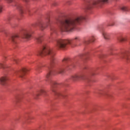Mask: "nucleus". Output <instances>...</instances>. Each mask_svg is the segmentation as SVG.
Wrapping results in <instances>:
<instances>
[{"mask_svg": "<svg viewBox=\"0 0 130 130\" xmlns=\"http://www.w3.org/2000/svg\"><path fill=\"white\" fill-rule=\"evenodd\" d=\"M7 81H8V78L7 77H2L0 79V83L2 85H5Z\"/></svg>", "mask_w": 130, "mask_h": 130, "instance_id": "nucleus-14", "label": "nucleus"}, {"mask_svg": "<svg viewBox=\"0 0 130 130\" xmlns=\"http://www.w3.org/2000/svg\"><path fill=\"white\" fill-rule=\"evenodd\" d=\"M33 31L31 28L24 29L23 31V35L21 36V38H22V39H25L26 40H30V38H31V35Z\"/></svg>", "mask_w": 130, "mask_h": 130, "instance_id": "nucleus-7", "label": "nucleus"}, {"mask_svg": "<svg viewBox=\"0 0 130 130\" xmlns=\"http://www.w3.org/2000/svg\"><path fill=\"white\" fill-rule=\"evenodd\" d=\"M2 12H3V6L0 2V13H2Z\"/></svg>", "mask_w": 130, "mask_h": 130, "instance_id": "nucleus-23", "label": "nucleus"}, {"mask_svg": "<svg viewBox=\"0 0 130 130\" xmlns=\"http://www.w3.org/2000/svg\"><path fill=\"white\" fill-rule=\"evenodd\" d=\"M84 69V70H86V69H87V68L85 67Z\"/></svg>", "mask_w": 130, "mask_h": 130, "instance_id": "nucleus-31", "label": "nucleus"}, {"mask_svg": "<svg viewBox=\"0 0 130 130\" xmlns=\"http://www.w3.org/2000/svg\"><path fill=\"white\" fill-rule=\"evenodd\" d=\"M23 2H25V3H28L29 2V0H22Z\"/></svg>", "mask_w": 130, "mask_h": 130, "instance_id": "nucleus-27", "label": "nucleus"}, {"mask_svg": "<svg viewBox=\"0 0 130 130\" xmlns=\"http://www.w3.org/2000/svg\"><path fill=\"white\" fill-rule=\"evenodd\" d=\"M94 41H95V38H94V37L92 36L89 39V40L85 41L84 42V43H85L86 44H89L90 42H94Z\"/></svg>", "mask_w": 130, "mask_h": 130, "instance_id": "nucleus-17", "label": "nucleus"}, {"mask_svg": "<svg viewBox=\"0 0 130 130\" xmlns=\"http://www.w3.org/2000/svg\"><path fill=\"white\" fill-rule=\"evenodd\" d=\"M36 41H37V43H38L39 44L42 43V42L43 41V36L41 35L39 37H37Z\"/></svg>", "mask_w": 130, "mask_h": 130, "instance_id": "nucleus-13", "label": "nucleus"}, {"mask_svg": "<svg viewBox=\"0 0 130 130\" xmlns=\"http://www.w3.org/2000/svg\"><path fill=\"white\" fill-rule=\"evenodd\" d=\"M87 54H88V53H86L84 54V55H82L83 56H87Z\"/></svg>", "mask_w": 130, "mask_h": 130, "instance_id": "nucleus-28", "label": "nucleus"}, {"mask_svg": "<svg viewBox=\"0 0 130 130\" xmlns=\"http://www.w3.org/2000/svg\"><path fill=\"white\" fill-rule=\"evenodd\" d=\"M81 38L79 36H76L72 39V40H64L62 39H59L56 40V47L58 49H66L68 44H72L73 41H80Z\"/></svg>", "mask_w": 130, "mask_h": 130, "instance_id": "nucleus-3", "label": "nucleus"}, {"mask_svg": "<svg viewBox=\"0 0 130 130\" xmlns=\"http://www.w3.org/2000/svg\"><path fill=\"white\" fill-rule=\"evenodd\" d=\"M18 9H19V10L20 11V13H21V14H23L24 10H23V6H22V5H19L18 6Z\"/></svg>", "mask_w": 130, "mask_h": 130, "instance_id": "nucleus-20", "label": "nucleus"}, {"mask_svg": "<svg viewBox=\"0 0 130 130\" xmlns=\"http://www.w3.org/2000/svg\"><path fill=\"white\" fill-rule=\"evenodd\" d=\"M12 61H15V63L17 64V63H19V60L16 58H13L12 59Z\"/></svg>", "mask_w": 130, "mask_h": 130, "instance_id": "nucleus-21", "label": "nucleus"}, {"mask_svg": "<svg viewBox=\"0 0 130 130\" xmlns=\"http://www.w3.org/2000/svg\"><path fill=\"white\" fill-rule=\"evenodd\" d=\"M6 68V62L3 61L0 63V68L5 69Z\"/></svg>", "mask_w": 130, "mask_h": 130, "instance_id": "nucleus-19", "label": "nucleus"}, {"mask_svg": "<svg viewBox=\"0 0 130 130\" xmlns=\"http://www.w3.org/2000/svg\"><path fill=\"white\" fill-rule=\"evenodd\" d=\"M130 1V0H129Z\"/></svg>", "mask_w": 130, "mask_h": 130, "instance_id": "nucleus-32", "label": "nucleus"}, {"mask_svg": "<svg viewBox=\"0 0 130 130\" xmlns=\"http://www.w3.org/2000/svg\"><path fill=\"white\" fill-rule=\"evenodd\" d=\"M109 26H114V22H111L109 24Z\"/></svg>", "mask_w": 130, "mask_h": 130, "instance_id": "nucleus-25", "label": "nucleus"}, {"mask_svg": "<svg viewBox=\"0 0 130 130\" xmlns=\"http://www.w3.org/2000/svg\"><path fill=\"white\" fill-rule=\"evenodd\" d=\"M120 10H121L122 11H124V12H127V11H128V9H127V7L126 6L121 7Z\"/></svg>", "mask_w": 130, "mask_h": 130, "instance_id": "nucleus-18", "label": "nucleus"}, {"mask_svg": "<svg viewBox=\"0 0 130 130\" xmlns=\"http://www.w3.org/2000/svg\"><path fill=\"white\" fill-rule=\"evenodd\" d=\"M50 24H51V22H50V17H47L46 21L45 23L42 22L35 23L32 24V27L33 28H36L37 26H39L40 29H41L42 30H44V29H45V28H46L47 27H48V26H49Z\"/></svg>", "mask_w": 130, "mask_h": 130, "instance_id": "nucleus-6", "label": "nucleus"}, {"mask_svg": "<svg viewBox=\"0 0 130 130\" xmlns=\"http://www.w3.org/2000/svg\"><path fill=\"white\" fill-rule=\"evenodd\" d=\"M46 94V90L44 89H41L37 94L34 95V98H36V99H37L39 96H41V95H45Z\"/></svg>", "mask_w": 130, "mask_h": 130, "instance_id": "nucleus-11", "label": "nucleus"}, {"mask_svg": "<svg viewBox=\"0 0 130 130\" xmlns=\"http://www.w3.org/2000/svg\"><path fill=\"white\" fill-rule=\"evenodd\" d=\"M118 40L120 42H124L127 40V38H126V37H119L118 38Z\"/></svg>", "mask_w": 130, "mask_h": 130, "instance_id": "nucleus-16", "label": "nucleus"}, {"mask_svg": "<svg viewBox=\"0 0 130 130\" xmlns=\"http://www.w3.org/2000/svg\"><path fill=\"white\" fill-rule=\"evenodd\" d=\"M112 0H87L86 6L87 10H92L94 8H98L101 4L109 3Z\"/></svg>", "mask_w": 130, "mask_h": 130, "instance_id": "nucleus-4", "label": "nucleus"}, {"mask_svg": "<svg viewBox=\"0 0 130 130\" xmlns=\"http://www.w3.org/2000/svg\"><path fill=\"white\" fill-rule=\"evenodd\" d=\"M8 3H12V2H14V0H6Z\"/></svg>", "mask_w": 130, "mask_h": 130, "instance_id": "nucleus-26", "label": "nucleus"}, {"mask_svg": "<svg viewBox=\"0 0 130 130\" xmlns=\"http://www.w3.org/2000/svg\"><path fill=\"white\" fill-rule=\"evenodd\" d=\"M102 35L105 40H109V39H110V34L103 31Z\"/></svg>", "mask_w": 130, "mask_h": 130, "instance_id": "nucleus-12", "label": "nucleus"}, {"mask_svg": "<svg viewBox=\"0 0 130 130\" xmlns=\"http://www.w3.org/2000/svg\"><path fill=\"white\" fill-rule=\"evenodd\" d=\"M37 55L40 56L49 55L50 56V63L46 67L48 73L46 76V81L50 85L51 90L56 97H62V94L55 89L57 84L52 80V76H55V75H58V74L62 75L64 73L65 70L69 71L74 69L75 68L74 61L69 59L68 58H64L62 60V63L64 64L62 67H59L56 70H51V66L55 60V52L51 50L50 47L46 46V45H43L42 50L38 52Z\"/></svg>", "mask_w": 130, "mask_h": 130, "instance_id": "nucleus-1", "label": "nucleus"}, {"mask_svg": "<svg viewBox=\"0 0 130 130\" xmlns=\"http://www.w3.org/2000/svg\"><path fill=\"white\" fill-rule=\"evenodd\" d=\"M118 55L120 57H121V58L125 59L127 63H130V57L128 56V51L123 52Z\"/></svg>", "mask_w": 130, "mask_h": 130, "instance_id": "nucleus-8", "label": "nucleus"}, {"mask_svg": "<svg viewBox=\"0 0 130 130\" xmlns=\"http://www.w3.org/2000/svg\"><path fill=\"white\" fill-rule=\"evenodd\" d=\"M89 74L94 75V74H93V71L89 70L87 72L84 74H74L72 75L71 80L74 81L82 80L83 81H86V82H90V76H89Z\"/></svg>", "mask_w": 130, "mask_h": 130, "instance_id": "nucleus-5", "label": "nucleus"}, {"mask_svg": "<svg viewBox=\"0 0 130 130\" xmlns=\"http://www.w3.org/2000/svg\"><path fill=\"white\" fill-rule=\"evenodd\" d=\"M28 71H29L28 69L23 68L20 71H15V74L16 75H18L20 78L23 79L24 78V76H25V74H26Z\"/></svg>", "mask_w": 130, "mask_h": 130, "instance_id": "nucleus-9", "label": "nucleus"}, {"mask_svg": "<svg viewBox=\"0 0 130 130\" xmlns=\"http://www.w3.org/2000/svg\"><path fill=\"white\" fill-rule=\"evenodd\" d=\"M50 30H51V34H52V32H54V31H55V29L53 27H51Z\"/></svg>", "mask_w": 130, "mask_h": 130, "instance_id": "nucleus-24", "label": "nucleus"}, {"mask_svg": "<svg viewBox=\"0 0 130 130\" xmlns=\"http://www.w3.org/2000/svg\"><path fill=\"white\" fill-rule=\"evenodd\" d=\"M19 35H14L10 37L9 39L10 41H11L14 44H16L19 40Z\"/></svg>", "mask_w": 130, "mask_h": 130, "instance_id": "nucleus-10", "label": "nucleus"}, {"mask_svg": "<svg viewBox=\"0 0 130 130\" xmlns=\"http://www.w3.org/2000/svg\"><path fill=\"white\" fill-rule=\"evenodd\" d=\"M27 14L29 17H31V16H33V12H30V10H28Z\"/></svg>", "mask_w": 130, "mask_h": 130, "instance_id": "nucleus-22", "label": "nucleus"}, {"mask_svg": "<svg viewBox=\"0 0 130 130\" xmlns=\"http://www.w3.org/2000/svg\"><path fill=\"white\" fill-rule=\"evenodd\" d=\"M43 67H45L44 65L42 64H38L37 65V67L36 68L35 70L38 73H41V68H43Z\"/></svg>", "mask_w": 130, "mask_h": 130, "instance_id": "nucleus-15", "label": "nucleus"}, {"mask_svg": "<svg viewBox=\"0 0 130 130\" xmlns=\"http://www.w3.org/2000/svg\"><path fill=\"white\" fill-rule=\"evenodd\" d=\"M4 59H6V58H7V56H4Z\"/></svg>", "mask_w": 130, "mask_h": 130, "instance_id": "nucleus-30", "label": "nucleus"}, {"mask_svg": "<svg viewBox=\"0 0 130 130\" xmlns=\"http://www.w3.org/2000/svg\"><path fill=\"white\" fill-rule=\"evenodd\" d=\"M83 20H86L85 16L58 19L56 24L62 32H72L76 29L77 25L82 23Z\"/></svg>", "mask_w": 130, "mask_h": 130, "instance_id": "nucleus-2", "label": "nucleus"}, {"mask_svg": "<svg viewBox=\"0 0 130 130\" xmlns=\"http://www.w3.org/2000/svg\"><path fill=\"white\" fill-rule=\"evenodd\" d=\"M68 5H71V1L68 2Z\"/></svg>", "mask_w": 130, "mask_h": 130, "instance_id": "nucleus-29", "label": "nucleus"}]
</instances>
